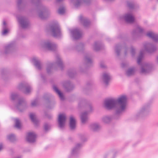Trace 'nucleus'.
<instances>
[{
  "label": "nucleus",
  "instance_id": "393cba45",
  "mask_svg": "<svg viewBox=\"0 0 158 158\" xmlns=\"http://www.w3.org/2000/svg\"><path fill=\"white\" fill-rule=\"evenodd\" d=\"M64 86L68 91H70L74 88V85L69 81L65 82Z\"/></svg>",
  "mask_w": 158,
  "mask_h": 158
},
{
  "label": "nucleus",
  "instance_id": "5fc2aeb1",
  "mask_svg": "<svg viewBox=\"0 0 158 158\" xmlns=\"http://www.w3.org/2000/svg\"><path fill=\"white\" fill-rule=\"evenodd\" d=\"M2 148V146L1 145H0V151L1 150Z\"/></svg>",
  "mask_w": 158,
  "mask_h": 158
},
{
  "label": "nucleus",
  "instance_id": "bf43d9fd",
  "mask_svg": "<svg viewBox=\"0 0 158 158\" xmlns=\"http://www.w3.org/2000/svg\"><path fill=\"white\" fill-rule=\"evenodd\" d=\"M81 140H83V138H81Z\"/></svg>",
  "mask_w": 158,
  "mask_h": 158
},
{
  "label": "nucleus",
  "instance_id": "603ef678",
  "mask_svg": "<svg viewBox=\"0 0 158 158\" xmlns=\"http://www.w3.org/2000/svg\"><path fill=\"white\" fill-rule=\"evenodd\" d=\"M100 66L102 68H104L106 67V65L104 63H101L100 64Z\"/></svg>",
  "mask_w": 158,
  "mask_h": 158
},
{
  "label": "nucleus",
  "instance_id": "3c124183",
  "mask_svg": "<svg viewBox=\"0 0 158 158\" xmlns=\"http://www.w3.org/2000/svg\"><path fill=\"white\" fill-rule=\"evenodd\" d=\"M39 0H31V2L32 3L37 4L39 2Z\"/></svg>",
  "mask_w": 158,
  "mask_h": 158
},
{
  "label": "nucleus",
  "instance_id": "c9c22d12",
  "mask_svg": "<svg viewBox=\"0 0 158 158\" xmlns=\"http://www.w3.org/2000/svg\"><path fill=\"white\" fill-rule=\"evenodd\" d=\"M7 137L8 139L11 142H14L16 140V137L14 134L9 135Z\"/></svg>",
  "mask_w": 158,
  "mask_h": 158
},
{
  "label": "nucleus",
  "instance_id": "2f4dec72",
  "mask_svg": "<svg viewBox=\"0 0 158 158\" xmlns=\"http://www.w3.org/2000/svg\"><path fill=\"white\" fill-rule=\"evenodd\" d=\"M53 88L55 92L59 95V98L61 100H63L64 99V97L63 94L55 86H54Z\"/></svg>",
  "mask_w": 158,
  "mask_h": 158
},
{
  "label": "nucleus",
  "instance_id": "a19ab883",
  "mask_svg": "<svg viewBox=\"0 0 158 158\" xmlns=\"http://www.w3.org/2000/svg\"><path fill=\"white\" fill-rule=\"evenodd\" d=\"M65 12V7L64 6L60 7L58 10V13L60 15L63 14Z\"/></svg>",
  "mask_w": 158,
  "mask_h": 158
},
{
  "label": "nucleus",
  "instance_id": "f3484780",
  "mask_svg": "<svg viewBox=\"0 0 158 158\" xmlns=\"http://www.w3.org/2000/svg\"><path fill=\"white\" fill-rule=\"evenodd\" d=\"M36 135L33 132H30L27 133L26 135V140L29 143H33L35 141Z\"/></svg>",
  "mask_w": 158,
  "mask_h": 158
},
{
  "label": "nucleus",
  "instance_id": "58836bf2",
  "mask_svg": "<svg viewBox=\"0 0 158 158\" xmlns=\"http://www.w3.org/2000/svg\"><path fill=\"white\" fill-rule=\"evenodd\" d=\"M143 52L142 51H141L139 55L137 58V63L140 64L141 61L142 60L143 57Z\"/></svg>",
  "mask_w": 158,
  "mask_h": 158
},
{
  "label": "nucleus",
  "instance_id": "5701e85b",
  "mask_svg": "<svg viewBox=\"0 0 158 158\" xmlns=\"http://www.w3.org/2000/svg\"><path fill=\"white\" fill-rule=\"evenodd\" d=\"M123 18L126 22L129 23L133 22L135 20L134 16L130 13L126 14L123 16Z\"/></svg>",
  "mask_w": 158,
  "mask_h": 158
},
{
  "label": "nucleus",
  "instance_id": "c85d7f7f",
  "mask_svg": "<svg viewBox=\"0 0 158 158\" xmlns=\"http://www.w3.org/2000/svg\"><path fill=\"white\" fill-rule=\"evenodd\" d=\"M81 118L82 123H85L88 120L87 113L86 112L82 113L81 115Z\"/></svg>",
  "mask_w": 158,
  "mask_h": 158
},
{
  "label": "nucleus",
  "instance_id": "a18cd8bd",
  "mask_svg": "<svg viewBox=\"0 0 158 158\" xmlns=\"http://www.w3.org/2000/svg\"><path fill=\"white\" fill-rule=\"evenodd\" d=\"M131 53L132 57H134L135 56V50L133 47H131Z\"/></svg>",
  "mask_w": 158,
  "mask_h": 158
},
{
  "label": "nucleus",
  "instance_id": "4be33fe9",
  "mask_svg": "<svg viewBox=\"0 0 158 158\" xmlns=\"http://www.w3.org/2000/svg\"><path fill=\"white\" fill-rule=\"evenodd\" d=\"M145 35L148 37L152 38L155 42H158V34L153 31H149L147 32Z\"/></svg>",
  "mask_w": 158,
  "mask_h": 158
},
{
  "label": "nucleus",
  "instance_id": "79ce46f5",
  "mask_svg": "<svg viewBox=\"0 0 158 158\" xmlns=\"http://www.w3.org/2000/svg\"><path fill=\"white\" fill-rule=\"evenodd\" d=\"M24 0H18L17 1V4L19 8H21L22 6H24Z\"/></svg>",
  "mask_w": 158,
  "mask_h": 158
},
{
  "label": "nucleus",
  "instance_id": "6e6552de",
  "mask_svg": "<svg viewBox=\"0 0 158 158\" xmlns=\"http://www.w3.org/2000/svg\"><path fill=\"white\" fill-rule=\"evenodd\" d=\"M153 66L150 63H144L141 65L140 72L141 73L146 74L150 72L152 70Z\"/></svg>",
  "mask_w": 158,
  "mask_h": 158
},
{
  "label": "nucleus",
  "instance_id": "de8ad7c7",
  "mask_svg": "<svg viewBox=\"0 0 158 158\" xmlns=\"http://www.w3.org/2000/svg\"><path fill=\"white\" fill-rule=\"evenodd\" d=\"M128 64L126 63H123L121 64V66L123 68H125L127 66Z\"/></svg>",
  "mask_w": 158,
  "mask_h": 158
},
{
  "label": "nucleus",
  "instance_id": "f257e3e1",
  "mask_svg": "<svg viewBox=\"0 0 158 158\" xmlns=\"http://www.w3.org/2000/svg\"><path fill=\"white\" fill-rule=\"evenodd\" d=\"M127 98L126 95H122L117 99L110 98L106 100L104 102L105 107L108 110L113 108L115 109L114 118L118 119L117 116L124 111L126 108Z\"/></svg>",
  "mask_w": 158,
  "mask_h": 158
},
{
  "label": "nucleus",
  "instance_id": "b1692460",
  "mask_svg": "<svg viewBox=\"0 0 158 158\" xmlns=\"http://www.w3.org/2000/svg\"><path fill=\"white\" fill-rule=\"evenodd\" d=\"M69 127L72 130H74L76 127V120L73 116H71L70 118Z\"/></svg>",
  "mask_w": 158,
  "mask_h": 158
},
{
  "label": "nucleus",
  "instance_id": "c756f323",
  "mask_svg": "<svg viewBox=\"0 0 158 158\" xmlns=\"http://www.w3.org/2000/svg\"><path fill=\"white\" fill-rule=\"evenodd\" d=\"M82 143H77L75 147L73 149L72 153L73 155L76 154L78 152L79 149L82 146Z\"/></svg>",
  "mask_w": 158,
  "mask_h": 158
},
{
  "label": "nucleus",
  "instance_id": "7ed1b4c3",
  "mask_svg": "<svg viewBox=\"0 0 158 158\" xmlns=\"http://www.w3.org/2000/svg\"><path fill=\"white\" fill-rule=\"evenodd\" d=\"M57 67L61 70H62L64 67L62 61L59 56H56V63H50L48 64L47 68V73H49L52 69H56Z\"/></svg>",
  "mask_w": 158,
  "mask_h": 158
},
{
  "label": "nucleus",
  "instance_id": "4d7b16f0",
  "mask_svg": "<svg viewBox=\"0 0 158 158\" xmlns=\"http://www.w3.org/2000/svg\"><path fill=\"white\" fill-rule=\"evenodd\" d=\"M81 103V102H80L79 103V105H80V104Z\"/></svg>",
  "mask_w": 158,
  "mask_h": 158
},
{
  "label": "nucleus",
  "instance_id": "864d4df0",
  "mask_svg": "<svg viewBox=\"0 0 158 158\" xmlns=\"http://www.w3.org/2000/svg\"><path fill=\"white\" fill-rule=\"evenodd\" d=\"M92 110V106L91 105H89V109L88 110V111H91Z\"/></svg>",
  "mask_w": 158,
  "mask_h": 158
},
{
  "label": "nucleus",
  "instance_id": "9b49d317",
  "mask_svg": "<svg viewBox=\"0 0 158 158\" xmlns=\"http://www.w3.org/2000/svg\"><path fill=\"white\" fill-rule=\"evenodd\" d=\"M132 34L134 36L142 35L145 34V30L143 27L138 25L135 29L133 30Z\"/></svg>",
  "mask_w": 158,
  "mask_h": 158
},
{
  "label": "nucleus",
  "instance_id": "473e14b6",
  "mask_svg": "<svg viewBox=\"0 0 158 158\" xmlns=\"http://www.w3.org/2000/svg\"><path fill=\"white\" fill-rule=\"evenodd\" d=\"M112 117L110 116H104L102 118V121L105 123H108L110 122Z\"/></svg>",
  "mask_w": 158,
  "mask_h": 158
},
{
  "label": "nucleus",
  "instance_id": "2eb2a0df",
  "mask_svg": "<svg viewBox=\"0 0 158 158\" xmlns=\"http://www.w3.org/2000/svg\"><path fill=\"white\" fill-rule=\"evenodd\" d=\"M15 44L14 42L10 43L5 46L4 53L6 54L12 52L15 49Z\"/></svg>",
  "mask_w": 158,
  "mask_h": 158
},
{
  "label": "nucleus",
  "instance_id": "a211bd4d",
  "mask_svg": "<svg viewBox=\"0 0 158 158\" xmlns=\"http://www.w3.org/2000/svg\"><path fill=\"white\" fill-rule=\"evenodd\" d=\"M91 1V0H71V2L75 7H78L82 2L87 4Z\"/></svg>",
  "mask_w": 158,
  "mask_h": 158
},
{
  "label": "nucleus",
  "instance_id": "49530a36",
  "mask_svg": "<svg viewBox=\"0 0 158 158\" xmlns=\"http://www.w3.org/2000/svg\"><path fill=\"white\" fill-rule=\"evenodd\" d=\"M50 127V126L48 123H46L44 124V128L46 131L48 130Z\"/></svg>",
  "mask_w": 158,
  "mask_h": 158
},
{
  "label": "nucleus",
  "instance_id": "f8f14e48",
  "mask_svg": "<svg viewBox=\"0 0 158 158\" xmlns=\"http://www.w3.org/2000/svg\"><path fill=\"white\" fill-rule=\"evenodd\" d=\"M66 117L64 114H62L59 115L58 118V127L60 129H62L64 126Z\"/></svg>",
  "mask_w": 158,
  "mask_h": 158
},
{
  "label": "nucleus",
  "instance_id": "ddd939ff",
  "mask_svg": "<svg viewBox=\"0 0 158 158\" xmlns=\"http://www.w3.org/2000/svg\"><path fill=\"white\" fill-rule=\"evenodd\" d=\"M70 33L73 39L75 40L79 39L82 35V32L78 29L71 30Z\"/></svg>",
  "mask_w": 158,
  "mask_h": 158
},
{
  "label": "nucleus",
  "instance_id": "cd10ccee",
  "mask_svg": "<svg viewBox=\"0 0 158 158\" xmlns=\"http://www.w3.org/2000/svg\"><path fill=\"white\" fill-rule=\"evenodd\" d=\"M135 72V69L134 67L129 68L126 72V74L128 76H130L133 75Z\"/></svg>",
  "mask_w": 158,
  "mask_h": 158
},
{
  "label": "nucleus",
  "instance_id": "4c0bfd02",
  "mask_svg": "<svg viewBox=\"0 0 158 158\" xmlns=\"http://www.w3.org/2000/svg\"><path fill=\"white\" fill-rule=\"evenodd\" d=\"M69 76L71 78L73 77L76 74V72L74 69H70L68 72Z\"/></svg>",
  "mask_w": 158,
  "mask_h": 158
},
{
  "label": "nucleus",
  "instance_id": "052dcab7",
  "mask_svg": "<svg viewBox=\"0 0 158 158\" xmlns=\"http://www.w3.org/2000/svg\"><path fill=\"white\" fill-rule=\"evenodd\" d=\"M157 1H158V0H157Z\"/></svg>",
  "mask_w": 158,
  "mask_h": 158
},
{
  "label": "nucleus",
  "instance_id": "c03bdc74",
  "mask_svg": "<svg viewBox=\"0 0 158 158\" xmlns=\"http://www.w3.org/2000/svg\"><path fill=\"white\" fill-rule=\"evenodd\" d=\"M38 103V100L35 99L31 102V106H37Z\"/></svg>",
  "mask_w": 158,
  "mask_h": 158
},
{
  "label": "nucleus",
  "instance_id": "ea45409f",
  "mask_svg": "<svg viewBox=\"0 0 158 158\" xmlns=\"http://www.w3.org/2000/svg\"><path fill=\"white\" fill-rule=\"evenodd\" d=\"M15 127L18 129H20L21 127L20 122L18 118H15Z\"/></svg>",
  "mask_w": 158,
  "mask_h": 158
},
{
  "label": "nucleus",
  "instance_id": "7c9ffc66",
  "mask_svg": "<svg viewBox=\"0 0 158 158\" xmlns=\"http://www.w3.org/2000/svg\"><path fill=\"white\" fill-rule=\"evenodd\" d=\"M30 117L31 121L34 123L35 125H37L38 124L39 122L37 119L35 114L31 113L30 114Z\"/></svg>",
  "mask_w": 158,
  "mask_h": 158
},
{
  "label": "nucleus",
  "instance_id": "8fccbe9b",
  "mask_svg": "<svg viewBox=\"0 0 158 158\" xmlns=\"http://www.w3.org/2000/svg\"><path fill=\"white\" fill-rule=\"evenodd\" d=\"M124 49V54L125 56L127 55V52L128 51V49L126 47H123Z\"/></svg>",
  "mask_w": 158,
  "mask_h": 158
},
{
  "label": "nucleus",
  "instance_id": "6ab92c4d",
  "mask_svg": "<svg viewBox=\"0 0 158 158\" xmlns=\"http://www.w3.org/2000/svg\"><path fill=\"white\" fill-rule=\"evenodd\" d=\"M89 127L91 131L94 132H97L100 130L101 126L98 123H94L90 124L89 126Z\"/></svg>",
  "mask_w": 158,
  "mask_h": 158
},
{
  "label": "nucleus",
  "instance_id": "1a4fd4ad",
  "mask_svg": "<svg viewBox=\"0 0 158 158\" xmlns=\"http://www.w3.org/2000/svg\"><path fill=\"white\" fill-rule=\"evenodd\" d=\"M19 89L25 94H30L32 91L31 87L26 83H21L18 86Z\"/></svg>",
  "mask_w": 158,
  "mask_h": 158
},
{
  "label": "nucleus",
  "instance_id": "39448f33",
  "mask_svg": "<svg viewBox=\"0 0 158 158\" xmlns=\"http://www.w3.org/2000/svg\"><path fill=\"white\" fill-rule=\"evenodd\" d=\"M40 47L43 48L50 51L55 50L56 47V45L53 42L49 40H44L40 43Z\"/></svg>",
  "mask_w": 158,
  "mask_h": 158
},
{
  "label": "nucleus",
  "instance_id": "bb28decb",
  "mask_svg": "<svg viewBox=\"0 0 158 158\" xmlns=\"http://www.w3.org/2000/svg\"><path fill=\"white\" fill-rule=\"evenodd\" d=\"M102 45H103L100 42H96L93 46V48L95 51H97L102 48Z\"/></svg>",
  "mask_w": 158,
  "mask_h": 158
},
{
  "label": "nucleus",
  "instance_id": "6e6d98bb",
  "mask_svg": "<svg viewBox=\"0 0 158 158\" xmlns=\"http://www.w3.org/2000/svg\"><path fill=\"white\" fill-rule=\"evenodd\" d=\"M156 62L157 63H158V56L156 58Z\"/></svg>",
  "mask_w": 158,
  "mask_h": 158
},
{
  "label": "nucleus",
  "instance_id": "e433bc0d",
  "mask_svg": "<svg viewBox=\"0 0 158 158\" xmlns=\"http://www.w3.org/2000/svg\"><path fill=\"white\" fill-rule=\"evenodd\" d=\"M6 23L5 21H4L3 26V30L2 31V34L3 35H6L8 32V30L6 29Z\"/></svg>",
  "mask_w": 158,
  "mask_h": 158
},
{
  "label": "nucleus",
  "instance_id": "37998d69",
  "mask_svg": "<svg viewBox=\"0 0 158 158\" xmlns=\"http://www.w3.org/2000/svg\"><path fill=\"white\" fill-rule=\"evenodd\" d=\"M127 5L130 9L133 8L134 7V4L132 2H127Z\"/></svg>",
  "mask_w": 158,
  "mask_h": 158
},
{
  "label": "nucleus",
  "instance_id": "09e8293b",
  "mask_svg": "<svg viewBox=\"0 0 158 158\" xmlns=\"http://www.w3.org/2000/svg\"><path fill=\"white\" fill-rule=\"evenodd\" d=\"M49 98V95L48 94H45L43 97V98L45 100L48 99Z\"/></svg>",
  "mask_w": 158,
  "mask_h": 158
},
{
  "label": "nucleus",
  "instance_id": "20e7f679",
  "mask_svg": "<svg viewBox=\"0 0 158 158\" xmlns=\"http://www.w3.org/2000/svg\"><path fill=\"white\" fill-rule=\"evenodd\" d=\"M48 31L50 32L55 37H58L61 35V33L60 27L58 24H55L49 26Z\"/></svg>",
  "mask_w": 158,
  "mask_h": 158
},
{
  "label": "nucleus",
  "instance_id": "f03ea898",
  "mask_svg": "<svg viewBox=\"0 0 158 158\" xmlns=\"http://www.w3.org/2000/svg\"><path fill=\"white\" fill-rule=\"evenodd\" d=\"M10 98L13 100L18 99V102L16 107L17 109L20 112H22L26 107V102L25 99L23 98H18V95L14 93H12Z\"/></svg>",
  "mask_w": 158,
  "mask_h": 158
},
{
  "label": "nucleus",
  "instance_id": "f704fd0d",
  "mask_svg": "<svg viewBox=\"0 0 158 158\" xmlns=\"http://www.w3.org/2000/svg\"><path fill=\"white\" fill-rule=\"evenodd\" d=\"M84 47V44L83 43H80L77 45L75 48V49L78 51L82 50Z\"/></svg>",
  "mask_w": 158,
  "mask_h": 158
},
{
  "label": "nucleus",
  "instance_id": "13d9d810",
  "mask_svg": "<svg viewBox=\"0 0 158 158\" xmlns=\"http://www.w3.org/2000/svg\"><path fill=\"white\" fill-rule=\"evenodd\" d=\"M84 102V101H82V102Z\"/></svg>",
  "mask_w": 158,
  "mask_h": 158
},
{
  "label": "nucleus",
  "instance_id": "dca6fc26",
  "mask_svg": "<svg viewBox=\"0 0 158 158\" xmlns=\"http://www.w3.org/2000/svg\"><path fill=\"white\" fill-rule=\"evenodd\" d=\"M102 78L104 83L107 85L111 79V76L108 72H104L102 74Z\"/></svg>",
  "mask_w": 158,
  "mask_h": 158
},
{
  "label": "nucleus",
  "instance_id": "412c9836",
  "mask_svg": "<svg viewBox=\"0 0 158 158\" xmlns=\"http://www.w3.org/2000/svg\"><path fill=\"white\" fill-rule=\"evenodd\" d=\"M32 62L33 63L36 68L39 70L42 68V65L40 60L36 57H34L32 60Z\"/></svg>",
  "mask_w": 158,
  "mask_h": 158
},
{
  "label": "nucleus",
  "instance_id": "72a5a7b5",
  "mask_svg": "<svg viewBox=\"0 0 158 158\" xmlns=\"http://www.w3.org/2000/svg\"><path fill=\"white\" fill-rule=\"evenodd\" d=\"M122 48V46L120 44H118L115 47V52L117 56L120 55L121 49Z\"/></svg>",
  "mask_w": 158,
  "mask_h": 158
},
{
  "label": "nucleus",
  "instance_id": "aec40b11",
  "mask_svg": "<svg viewBox=\"0 0 158 158\" xmlns=\"http://www.w3.org/2000/svg\"><path fill=\"white\" fill-rule=\"evenodd\" d=\"M84 61L85 66L89 67L93 63V60L89 54H86L85 56Z\"/></svg>",
  "mask_w": 158,
  "mask_h": 158
},
{
  "label": "nucleus",
  "instance_id": "4468645a",
  "mask_svg": "<svg viewBox=\"0 0 158 158\" xmlns=\"http://www.w3.org/2000/svg\"><path fill=\"white\" fill-rule=\"evenodd\" d=\"M145 50L148 52H152L157 49L156 46L150 43H147L144 44Z\"/></svg>",
  "mask_w": 158,
  "mask_h": 158
},
{
  "label": "nucleus",
  "instance_id": "423d86ee",
  "mask_svg": "<svg viewBox=\"0 0 158 158\" xmlns=\"http://www.w3.org/2000/svg\"><path fill=\"white\" fill-rule=\"evenodd\" d=\"M150 103L144 105L137 114V116H143L148 115L150 111Z\"/></svg>",
  "mask_w": 158,
  "mask_h": 158
},
{
  "label": "nucleus",
  "instance_id": "a878e982",
  "mask_svg": "<svg viewBox=\"0 0 158 158\" xmlns=\"http://www.w3.org/2000/svg\"><path fill=\"white\" fill-rule=\"evenodd\" d=\"M79 20L81 24L85 27H87L89 24V21L86 18L82 15L79 17Z\"/></svg>",
  "mask_w": 158,
  "mask_h": 158
},
{
  "label": "nucleus",
  "instance_id": "9d476101",
  "mask_svg": "<svg viewBox=\"0 0 158 158\" xmlns=\"http://www.w3.org/2000/svg\"><path fill=\"white\" fill-rule=\"evenodd\" d=\"M18 20L22 27L25 29L27 28L29 25V23L28 19L25 17L19 16L17 17Z\"/></svg>",
  "mask_w": 158,
  "mask_h": 158
},
{
  "label": "nucleus",
  "instance_id": "0eeeda50",
  "mask_svg": "<svg viewBox=\"0 0 158 158\" xmlns=\"http://www.w3.org/2000/svg\"><path fill=\"white\" fill-rule=\"evenodd\" d=\"M50 12L48 9L44 6H41L38 11V15L42 19H45L48 17Z\"/></svg>",
  "mask_w": 158,
  "mask_h": 158
}]
</instances>
